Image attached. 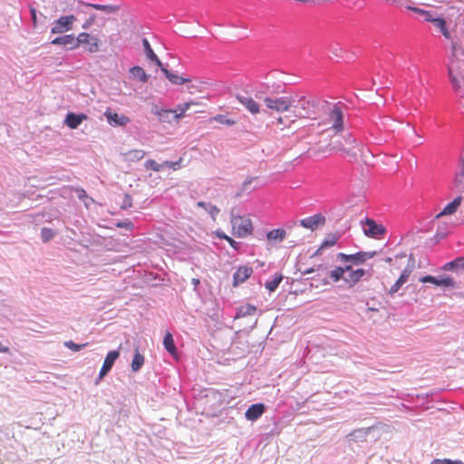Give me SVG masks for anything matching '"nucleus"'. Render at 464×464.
Instances as JSON below:
<instances>
[{"label": "nucleus", "instance_id": "603ef678", "mask_svg": "<svg viewBox=\"0 0 464 464\" xmlns=\"http://www.w3.org/2000/svg\"><path fill=\"white\" fill-rule=\"evenodd\" d=\"M76 192H77V196H78L79 199L85 200V199L89 198L86 191L83 188H76Z\"/></svg>", "mask_w": 464, "mask_h": 464}, {"label": "nucleus", "instance_id": "a19ab883", "mask_svg": "<svg viewBox=\"0 0 464 464\" xmlns=\"http://www.w3.org/2000/svg\"><path fill=\"white\" fill-rule=\"evenodd\" d=\"M329 276L334 282H338L343 278V270L342 266H336L334 269L329 272Z\"/></svg>", "mask_w": 464, "mask_h": 464}, {"label": "nucleus", "instance_id": "b1692460", "mask_svg": "<svg viewBox=\"0 0 464 464\" xmlns=\"http://www.w3.org/2000/svg\"><path fill=\"white\" fill-rule=\"evenodd\" d=\"M78 4L86 5V6H91L92 8H94L95 10L102 11V12H105L106 14H113L119 10L118 5H112L89 4V3H84L82 0H79Z\"/></svg>", "mask_w": 464, "mask_h": 464}, {"label": "nucleus", "instance_id": "2eb2a0df", "mask_svg": "<svg viewBox=\"0 0 464 464\" xmlns=\"http://www.w3.org/2000/svg\"><path fill=\"white\" fill-rule=\"evenodd\" d=\"M253 269L247 266H239L233 275V285L237 286L246 281L252 275Z\"/></svg>", "mask_w": 464, "mask_h": 464}, {"label": "nucleus", "instance_id": "69168bd1", "mask_svg": "<svg viewBox=\"0 0 464 464\" xmlns=\"http://www.w3.org/2000/svg\"><path fill=\"white\" fill-rule=\"evenodd\" d=\"M278 122H279L280 124H285L284 120H283V118H282V117H279V118H278Z\"/></svg>", "mask_w": 464, "mask_h": 464}, {"label": "nucleus", "instance_id": "f8f14e48", "mask_svg": "<svg viewBox=\"0 0 464 464\" xmlns=\"http://www.w3.org/2000/svg\"><path fill=\"white\" fill-rule=\"evenodd\" d=\"M104 116L107 119V121L111 126H120L124 127L128 123L130 122V119L123 114H118L116 112H112L110 108H108L104 111Z\"/></svg>", "mask_w": 464, "mask_h": 464}, {"label": "nucleus", "instance_id": "c03bdc74", "mask_svg": "<svg viewBox=\"0 0 464 464\" xmlns=\"http://www.w3.org/2000/svg\"><path fill=\"white\" fill-rule=\"evenodd\" d=\"M128 154L131 160H140L144 158L146 152L142 150H131Z\"/></svg>", "mask_w": 464, "mask_h": 464}, {"label": "nucleus", "instance_id": "f704fd0d", "mask_svg": "<svg viewBox=\"0 0 464 464\" xmlns=\"http://www.w3.org/2000/svg\"><path fill=\"white\" fill-rule=\"evenodd\" d=\"M197 206L205 209L212 218L213 220L216 219V217L219 213V208H218L215 205H212L209 202L198 201Z\"/></svg>", "mask_w": 464, "mask_h": 464}, {"label": "nucleus", "instance_id": "4be33fe9", "mask_svg": "<svg viewBox=\"0 0 464 464\" xmlns=\"http://www.w3.org/2000/svg\"><path fill=\"white\" fill-rule=\"evenodd\" d=\"M444 271H452L456 273L464 272V256H459L445 265L441 267Z\"/></svg>", "mask_w": 464, "mask_h": 464}, {"label": "nucleus", "instance_id": "bf43d9fd", "mask_svg": "<svg viewBox=\"0 0 464 464\" xmlns=\"http://www.w3.org/2000/svg\"><path fill=\"white\" fill-rule=\"evenodd\" d=\"M252 180H253V179H252V178H251V179H246V180L243 182V187H244V188H247V186H249V185L251 184Z\"/></svg>", "mask_w": 464, "mask_h": 464}, {"label": "nucleus", "instance_id": "bb28decb", "mask_svg": "<svg viewBox=\"0 0 464 464\" xmlns=\"http://www.w3.org/2000/svg\"><path fill=\"white\" fill-rule=\"evenodd\" d=\"M370 431H371V428L357 429V430H354L353 431H352L348 435V437L350 438V440H353L354 442L363 441L366 440Z\"/></svg>", "mask_w": 464, "mask_h": 464}, {"label": "nucleus", "instance_id": "5701e85b", "mask_svg": "<svg viewBox=\"0 0 464 464\" xmlns=\"http://www.w3.org/2000/svg\"><path fill=\"white\" fill-rule=\"evenodd\" d=\"M461 200V197L455 198L450 203L447 204L443 208V209L436 216V218L455 213L459 207L460 206Z\"/></svg>", "mask_w": 464, "mask_h": 464}, {"label": "nucleus", "instance_id": "393cba45", "mask_svg": "<svg viewBox=\"0 0 464 464\" xmlns=\"http://www.w3.org/2000/svg\"><path fill=\"white\" fill-rule=\"evenodd\" d=\"M162 72L164 73L165 77L172 83L176 85H181L189 80L188 78H184L179 76L177 73L171 72L167 68L160 66Z\"/></svg>", "mask_w": 464, "mask_h": 464}, {"label": "nucleus", "instance_id": "7ed1b4c3", "mask_svg": "<svg viewBox=\"0 0 464 464\" xmlns=\"http://www.w3.org/2000/svg\"><path fill=\"white\" fill-rule=\"evenodd\" d=\"M448 75L452 89L457 96L459 108L461 112L464 113V77L455 72L454 62H451L448 65Z\"/></svg>", "mask_w": 464, "mask_h": 464}, {"label": "nucleus", "instance_id": "8fccbe9b", "mask_svg": "<svg viewBox=\"0 0 464 464\" xmlns=\"http://www.w3.org/2000/svg\"><path fill=\"white\" fill-rule=\"evenodd\" d=\"M188 108H189L188 103H184V104L179 106L178 110H176L178 120L180 119L181 117H183V115L188 110Z\"/></svg>", "mask_w": 464, "mask_h": 464}, {"label": "nucleus", "instance_id": "4468645a", "mask_svg": "<svg viewBox=\"0 0 464 464\" xmlns=\"http://www.w3.org/2000/svg\"><path fill=\"white\" fill-rule=\"evenodd\" d=\"M151 112L157 115L161 122L169 123L172 120H178L177 111L160 108L158 105H154L151 108Z\"/></svg>", "mask_w": 464, "mask_h": 464}, {"label": "nucleus", "instance_id": "f03ea898", "mask_svg": "<svg viewBox=\"0 0 464 464\" xmlns=\"http://www.w3.org/2000/svg\"><path fill=\"white\" fill-rule=\"evenodd\" d=\"M295 102L293 103V112L297 118H312L318 111L319 102L312 97L293 96Z\"/></svg>", "mask_w": 464, "mask_h": 464}, {"label": "nucleus", "instance_id": "ea45409f", "mask_svg": "<svg viewBox=\"0 0 464 464\" xmlns=\"http://www.w3.org/2000/svg\"><path fill=\"white\" fill-rule=\"evenodd\" d=\"M63 345L70 349L71 351L72 352H78L83 348H85L87 345H88V343H81V344H78V343H75L72 340H69V341H65L63 343Z\"/></svg>", "mask_w": 464, "mask_h": 464}, {"label": "nucleus", "instance_id": "09e8293b", "mask_svg": "<svg viewBox=\"0 0 464 464\" xmlns=\"http://www.w3.org/2000/svg\"><path fill=\"white\" fill-rule=\"evenodd\" d=\"M387 2L395 5L398 7H405V5H411V0H386Z\"/></svg>", "mask_w": 464, "mask_h": 464}, {"label": "nucleus", "instance_id": "20e7f679", "mask_svg": "<svg viewBox=\"0 0 464 464\" xmlns=\"http://www.w3.org/2000/svg\"><path fill=\"white\" fill-rule=\"evenodd\" d=\"M375 256V252H365L359 251L355 254L347 255L344 253H338L336 258L342 263H349L354 266H360L366 260L372 258Z\"/></svg>", "mask_w": 464, "mask_h": 464}, {"label": "nucleus", "instance_id": "f3484780", "mask_svg": "<svg viewBox=\"0 0 464 464\" xmlns=\"http://www.w3.org/2000/svg\"><path fill=\"white\" fill-rule=\"evenodd\" d=\"M77 43L73 34H64L62 36L55 37L51 41V44L53 45H63L67 50L77 49Z\"/></svg>", "mask_w": 464, "mask_h": 464}, {"label": "nucleus", "instance_id": "052dcab7", "mask_svg": "<svg viewBox=\"0 0 464 464\" xmlns=\"http://www.w3.org/2000/svg\"><path fill=\"white\" fill-rule=\"evenodd\" d=\"M191 283L194 287H197L200 284V280L198 278H192Z\"/></svg>", "mask_w": 464, "mask_h": 464}, {"label": "nucleus", "instance_id": "2f4dec72", "mask_svg": "<svg viewBox=\"0 0 464 464\" xmlns=\"http://www.w3.org/2000/svg\"><path fill=\"white\" fill-rule=\"evenodd\" d=\"M256 312V306H254L252 304H246L239 306L237 309L235 318L238 319V318L246 317V316H248V315H252Z\"/></svg>", "mask_w": 464, "mask_h": 464}, {"label": "nucleus", "instance_id": "a211bd4d", "mask_svg": "<svg viewBox=\"0 0 464 464\" xmlns=\"http://www.w3.org/2000/svg\"><path fill=\"white\" fill-rule=\"evenodd\" d=\"M330 118L333 121L332 128L336 131H340L343 130V111L338 105H334L331 111Z\"/></svg>", "mask_w": 464, "mask_h": 464}, {"label": "nucleus", "instance_id": "e2e57ef3", "mask_svg": "<svg viewBox=\"0 0 464 464\" xmlns=\"http://www.w3.org/2000/svg\"><path fill=\"white\" fill-rule=\"evenodd\" d=\"M315 269L314 268H309V269H306L305 271H304V275H308V274H311L313 272H314Z\"/></svg>", "mask_w": 464, "mask_h": 464}, {"label": "nucleus", "instance_id": "a18cd8bd", "mask_svg": "<svg viewBox=\"0 0 464 464\" xmlns=\"http://www.w3.org/2000/svg\"><path fill=\"white\" fill-rule=\"evenodd\" d=\"M430 464H464V462L459 459L452 460L450 459H435L430 462Z\"/></svg>", "mask_w": 464, "mask_h": 464}, {"label": "nucleus", "instance_id": "aec40b11", "mask_svg": "<svg viewBox=\"0 0 464 464\" xmlns=\"http://www.w3.org/2000/svg\"><path fill=\"white\" fill-rule=\"evenodd\" d=\"M87 119V116L83 113L76 114L73 112H68L63 123L70 129H77L81 123Z\"/></svg>", "mask_w": 464, "mask_h": 464}, {"label": "nucleus", "instance_id": "dca6fc26", "mask_svg": "<svg viewBox=\"0 0 464 464\" xmlns=\"http://www.w3.org/2000/svg\"><path fill=\"white\" fill-rule=\"evenodd\" d=\"M266 406L264 403L258 402L252 404L245 412V418L250 421L257 420L265 412Z\"/></svg>", "mask_w": 464, "mask_h": 464}, {"label": "nucleus", "instance_id": "6e6552de", "mask_svg": "<svg viewBox=\"0 0 464 464\" xmlns=\"http://www.w3.org/2000/svg\"><path fill=\"white\" fill-rule=\"evenodd\" d=\"M362 224L364 234L369 237H377L385 233L384 227L377 224L373 219L366 218Z\"/></svg>", "mask_w": 464, "mask_h": 464}, {"label": "nucleus", "instance_id": "37998d69", "mask_svg": "<svg viewBox=\"0 0 464 464\" xmlns=\"http://www.w3.org/2000/svg\"><path fill=\"white\" fill-rule=\"evenodd\" d=\"M162 165H163V169L164 168H169V169H171L173 170H178V169H179L181 168V159H179L177 161L165 160L164 162H162Z\"/></svg>", "mask_w": 464, "mask_h": 464}, {"label": "nucleus", "instance_id": "c756f323", "mask_svg": "<svg viewBox=\"0 0 464 464\" xmlns=\"http://www.w3.org/2000/svg\"><path fill=\"white\" fill-rule=\"evenodd\" d=\"M163 346L165 350L171 355L177 353V347L174 343L173 335L170 332H167L163 338Z\"/></svg>", "mask_w": 464, "mask_h": 464}, {"label": "nucleus", "instance_id": "39448f33", "mask_svg": "<svg viewBox=\"0 0 464 464\" xmlns=\"http://www.w3.org/2000/svg\"><path fill=\"white\" fill-rule=\"evenodd\" d=\"M232 227L235 230V235L237 237H246L252 233L253 226L252 222L248 218L245 217H233Z\"/></svg>", "mask_w": 464, "mask_h": 464}, {"label": "nucleus", "instance_id": "58836bf2", "mask_svg": "<svg viewBox=\"0 0 464 464\" xmlns=\"http://www.w3.org/2000/svg\"><path fill=\"white\" fill-rule=\"evenodd\" d=\"M55 231L50 227H43L41 229V237L44 242H48L54 237Z\"/></svg>", "mask_w": 464, "mask_h": 464}, {"label": "nucleus", "instance_id": "4c0bfd02", "mask_svg": "<svg viewBox=\"0 0 464 464\" xmlns=\"http://www.w3.org/2000/svg\"><path fill=\"white\" fill-rule=\"evenodd\" d=\"M144 168L147 170L160 171L163 169L162 163H158L156 160L149 159L144 163Z\"/></svg>", "mask_w": 464, "mask_h": 464}, {"label": "nucleus", "instance_id": "cd10ccee", "mask_svg": "<svg viewBox=\"0 0 464 464\" xmlns=\"http://www.w3.org/2000/svg\"><path fill=\"white\" fill-rule=\"evenodd\" d=\"M410 276V271L407 269H404L399 278L396 280V282L392 285V287L389 290V293L391 295H394L399 291V289L402 286L403 284H405Z\"/></svg>", "mask_w": 464, "mask_h": 464}, {"label": "nucleus", "instance_id": "0eeeda50", "mask_svg": "<svg viewBox=\"0 0 464 464\" xmlns=\"http://www.w3.org/2000/svg\"><path fill=\"white\" fill-rule=\"evenodd\" d=\"M75 20L76 19L72 14L61 16L54 22L53 26L51 29V33L63 34L64 32L70 31Z\"/></svg>", "mask_w": 464, "mask_h": 464}, {"label": "nucleus", "instance_id": "72a5a7b5", "mask_svg": "<svg viewBox=\"0 0 464 464\" xmlns=\"http://www.w3.org/2000/svg\"><path fill=\"white\" fill-rule=\"evenodd\" d=\"M130 73L132 78L140 80L141 82H147L149 76L145 72L144 69L140 66H133L130 69Z\"/></svg>", "mask_w": 464, "mask_h": 464}, {"label": "nucleus", "instance_id": "412c9836", "mask_svg": "<svg viewBox=\"0 0 464 464\" xmlns=\"http://www.w3.org/2000/svg\"><path fill=\"white\" fill-rule=\"evenodd\" d=\"M429 22L431 23L433 26L437 28L446 39H451L450 33L448 29L447 23L444 18L436 16L434 14L431 18V21Z\"/></svg>", "mask_w": 464, "mask_h": 464}, {"label": "nucleus", "instance_id": "49530a36", "mask_svg": "<svg viewBox=\"0 0 464 464\" xmlns=\"http://www.w3.org/2000/svg\"><path fill=\"white\" fill-rule=\"evenodd\" d=\"M215 121L221 124H225L227 126H232L235 124V121L231 120V119H227L225 115H217L215 117Z\"/></svg>", "mask_w": 464, "mask_h": 464}, {"label": "nucleus", "instance_id": "4d7b16f0", "mask_svg": "<svg viewBox=\"0 0 464 464\" xmlns=\"http://www.w3.org/2000/svg\"><path fill=\"white\" fill-rule=\"evenodd\" d=\"M345 264H346V265H344V266H342V269L343 270V274H344L345 272H349V273H350L351 271H353V269H352V266H353V265H351V264H349V263H345Z\"/></svg>", "mask_w": 464, "mask_h": 464}, {"label": "nucleus", "instance_id": "473e14b6", "mask_svg": "<svg viewBox=\"0 0 464 464\" xmlns=\"http://www.w3.org/2000/svg\"><path fill=\"white\" fill-rule=\"evenodd\" d=\"M405 8L407 10H410V11H412V12L418 14L420 16H421L423 18V20L425 22L431 21V18L434 15V13L432 11L425 10V9L419 8V7H416V6H412L411 5H405Z\"/></svg>", "mask_w": 464, "mask_h": 464}, {"label": "nucleus", "instance_id": "864d4df0", "mask_svg": "<svg viewBox=\"0 0 464 464\" xmlns=\"http://www.w3.org/2000/svg\"><path fill=\"white\" fill-rule=\"evenodd\" d=\"M226 241L228 242V244L235 249V250H238L239 248V246H240V243L239 242H237L235 241L232 237H226Z\"/></svg>", "mask_w": 464, "mask_h": 464}, {"label": "nucleus", "instance_id": "13d9d810", "mask_svg": "<svg viewBox=\"0 0 464 464\" xmlns=\"http://www.w3.org/2000/svg\"><path fill=\"white\" fill-rule=\"evenodd\" d=\"M0 353H9V347L5 346L2 344V343H0Z\"/></svg>", "mask_w": 464, "mask_h": 464}, {"label": "nucleus", "instance_id": "6ab92c4d", "mask_svg": "<svg viewBox=\"0 0 464 464\" xmlns=\"http://www.w3.org/2000/svg\"><path fill=\"white\" fill-rule=\"evenodd\" d=\"M237 100L252 114H256L260 111L258 103L250 96L237 94Z\"/></svg>", "mask_w": 464, "mask_h": 464}, {"label": "nucleus", "instance_id": "5fc2aeb1", "mask_svg": "<svg viewBox=\"0 0 464 464\" xmlns=\"http://www.w3.org/2000/svg\"><path fill=\"white\" fill-rule=\"evenodd\" d=\"M29 9H30V14H31L32 21L34 23V25L35 26L36 23H37L36 10L34 6H30Z\"/></svg>", "mask_w": 464, "mask_h": 464}, {"label": "nucleus", "instance_id": "7c9ffc66", "mask_svg": "<svg viewBox=\"0 0 464 464\" xmlns=\"http://www.w3.org/2000/svg\"><path fill=\"white\" fill-rule=\"evenodd\" d=\"M145 362L144 356L140 353L139 347L135 348V353L131 361V371L134 372H139Z\"/></svg>", "mask_w": 464, "mask_h": 464}, {"label": "nucleus", "instance_id": "79ce46f5", "mask_svg": "<svg viewBox=\"0 0 464 464\" xmlns=\"http://www.w3.org/2000/svg\"><path fill=\"white\" fill-rule=\"evenodd\" d=\"M338 238H339V237L335 236V235L328 236L322 242L320 248H327V247L334 246L336 244Z\"/></svg>", "mask_w": 464, "mask_h": 464}, {"label": "nucleus", "instance_id": "e433bc0d", "mask_svg": "<svg viewBox=\"0 0 464 464\" xmlns=\"http://www.w3.org/2000/svg\"><path fill=\"white\" fill-rule=\"evenodd\" d=\"M282 280H283V276L281 274H275L273 279L266 282L265 287L269 292H274L276 290V288L278 287V285H280Z\"/></svg>", "mask_w": 464, "mask_h": 464}, {"label": "nucleus", "instance_id": "c85d7f7f", "mask_svg": "<svg viewBox=\"0 0 464 464\" xmlns=\"http://www.w3.org/2000/svg\"><path fill=\"white\" fill-rule=\"evenodd\" d=\"M142 45H143L144 52H145L148 59H150L151 62H154L158 66H161L162 63H161L160 60L153 52V50L150 44V42L147 38L142 39Z\"/></svg>", "mask_w": 464, "mask_h": 464}, {"label": "nucleus", "instance_id": "a878e982", "mask_svg": "<svg viewBox=\"0 0 464 464\" xmlns=\"http://www.w3.org/2000/svg\"><path fill=\"white\" fill-rule=\"evenodd\" d=\"M365 275V270L362 268H358L355 270L351 271L346 277H344V280L346 283L349 284L350 286H353L355 284H357L362 277Z\"/></svg>", "mask_w": 464, "mask_h": 464}, {"label": "nucleus", "instance_id": "9b49d317", "mask_svg": "<svg viewBox=\"0 0 464 464\" xmlns=\"http://www.w3.org/2000/svg\"><path fill=\"white\" fill-rule=\"evenodd\" d=\"M340 150L350 157H356L357 151L361 150L359 143L351 133L344 137V144L341 145Z\"/></svg>", "mask_w": 464, "mask_h": 464}, {"label": "nucleus", "instance_id": "338daca9", "mask_svg": "<svg viewBox=\"0 0 464 464\" xmlns=\"http://www.w3.org/2000/svg\"><path fill=\"white\" fill-rule=\"evenodd\" d=\"M322 249H323V248H320V247H319V248L315 251L314 256L319 255V253H320V251H321Z\"/></svg>", "mask_w": 464, "mask_h": 464}, {"label": "nucleus", "instance_id": "680f3d73", "mask_svg": "<svg viewBox=\"0 0 464 464\" xmlns=\"http://www.w3.org/2000/svg\"><path fill=\"white\" fill-rule=\"evenodd\" d=\"M217 236L221 238V239H225L226 240V237H228V236H227L224 232H217Z\"/></svg>", "mask_w": 464, "mask_h": 464}, {"label": "nucleus", "instance_id": "9d476101", "mask_svg": "<svg viewBox=\"0 0 464 464\" xmlns=\"http://www.w3.org/2000/svg\"><path fill=\"white\" fill-rule=\"evenodd\" d=\"M420 282L422 283H430L435 285L439 286H445V287H455L456 282L454 279L447 275L440 276L439 277L433 276H425L422 278H420Z\"/></svg>", "mask_w": 464, "mask_h": 464}, {"label": "nucleus", "instance_id": "c9c22d12", "mask_svg": "<svg viewBox=\"0 0 464 464\" xmlns=\"http://www.w3.org/2000/svg\"><path fill=\"white\" fill-rule=\"evenodd\" d=\"M285 236H286V232L283 228L272 229L266 233V238L269 241L277 240V241L281 242L285 238Z\"/></svg>", "mask_w": 464, "mask_h": 464}, {"label": "nucleus", "instance_id": "6e6d98bb", "mask_svg": "<svg viewBox=\"0 0 464 464\" xmlns=\"http://www.w3.org/2000/svg\"><path fill=\"white\" fill-rule=\"evenodd\" d=\"M93 19H94V16H92V17L90 18V20L86 21V22L82 24V28H83V29H88V28H89V26L92 24Z\"/></svg>", "mask_w": 464, "mask_h": 464}, {"label": "nucleus", "instance_id": "f257e3e1", "mask_svg": "<svg viewBox=\"0 0 464 464\" xmlns=\"http://www.w3.org/2000/svg\"><path fill=\"white\" fill-rule=\"evenodd\" d=\"M285 84L274 83L272 86L262 84L256 90V97L263 100L267 109L277 112L287 111L295 102V99L293 96H276V94L285 92Z\"/></svg>", "mask_w": 464, "mask_h": 464}, {"label": "nucleus", "instance_id": "3c124183", "mask_svg": "<svg viewBox=\"0 0 464 464\" xmlns=\"http://www.w3.org/2000/svg\"><path fill=\"white\" fill-rule=\"evenodd\" d=\"M132 206V198L130 195L125 194L124 199L121 205L122 209H126L128 208H130Z\"/></svg>", "mask_w": 464, "mask_h": 464}, {"label": "nucleus", "instance_id": "ddd939ff", "mask_svg": "<svg viewBox=\"0 0 464 464\" xmlns=\"http://www.w3.org/2000/svg\"><path fill=\"white\" fill-rule=\"evenodd\" d=\"M325 223V218L321 213L304 218L299 221L300 226L311 229L312 231L323 226Z\"/></svg>", "mask_w": 464, "mask_h": 464}, {"label": "nucleus", "instance_id": "0e129e2a", "mask_svg": "<svg viewBox=\"0 0 464 464\" xmlns=\"http://www.w3.org/2000/svg\"><path fill=\"white\" fill-rule=\"evenodd\" d=\"M451 46H452L453 53H456L457 52V47H456V44L453 42L451 43Z\"/></svg>", "mask_w": 464, "mask_h": 464}, {"label": "nucleus", "instance_id": "1a4fd4ad", "mask_svg": "<svg viewBox=\"0 0 464 464\" xmlns=\"http://www.w3.org/2000/svg\"><path fill=\"white\" fill-rule=\"evenodd\" d=\"M120 353L117 350L110 351L103 362V364L100 370L99 377L95 381V383L98 384L99 382L111 370L115 361L119 358Z\"/></svg>", "mask_w": 464, "mask_h": 464}, {"label": "nucleus", "instance_id": "423d86ee", "mask_svg": "<svg viewBox=\"0 0 464 464\" xmlns=\"http://www.w3.org/2000/svg\"><path fill=\"white\" fill-rule=\"evenodd\" d=\"M75 42H78L77 48L81 44H86L85 48L89 53H93L99 51V39L88 33L79 34L78 36L75 37Z\"/></svg>", "mask_w": 464, "mask_h": 464}, {"label": "nucleus", "instance_id": "de8ad7c7", "mask_svg": "<svg viewBox=\"0 0 464 464\" xmlns=\"http://www.w3.org/2000/svg\"><path fill=\"white\" fill-rule=\"evenodd\" d=\"M117 227L125 228L127 230H132L134 228V224L130 220L120 221L116 224Z\"/></svg>", "mask_w": 464, "mask_h": 464}]
</instances>
